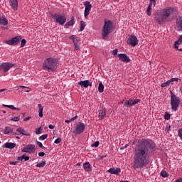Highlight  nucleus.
<instances>
[{"mask_svg": "<svg viewBox=\"0 0 182 182\" xmlns=\"http://www.w3.org/2000/svg\"><path fill=\"white\" fill-rule=\"evenodd\" d=\"M76 38V36H75V35H72L71 36H70V39H71V41H73V42L74 41H76V39H77V38Z\"/></svg>", "mask_w": 182, "mask_h": 182, "instance_id": "3c124183", "label": "nucleus"}, {"mask_svg": "<svg viewBox=\"0 0 182 182\" xmlns=\"http://www.w3.org/2000/svg\"><path fill=\"white\" fill-rule=\"evenodd\" d=\"M28 120H31V117H27L23 119V122H28Z\"/></svg>", "mask_w": 182, "mask_h": 182, "instance_id": "4d7b16f0", "label": "nucleus"}, {"mask_svg": "<svg viewBox=\"0 0 182 182\" xmlns=\"http://www.w3.org/2000/svg\"><path fill=\"white\" fill-rule=\"evenodd\" d=\"M14 66H15V64L10 63H3L0 65V70L4 73H6V72H8L11 68H14Z\"/></svg>", "mask_w": 182, "mask_h": 182, "instance_id": "1a4fd4ad", "label": "nucleus"}, {"mask_svg": "<svg viewBox=\"0 0 182 182\" xmlns=\"http://www.w3.org/2000/svg\"><path fill=\"white\" fill-rule=\"evenodd\" d=\"M151 149L149 141H139L136 145L134 152V164L132 166L134 170L143 168L149 164V154Z\"/></svg>", "mask_w": 182, "mask_h": 182, "instance_id": "f257e3e1", "label": "nucleus"}, {"mask_svg": "<svg viewBox=\"0 0 182 182\" xmlns=\"http://www.w3.org/2000/svg\"><path fill=\"white\" fill-rule=\"evenodd\" d=\"M107 171L111 174H116V176H119V173L122 171V169H120V168H110Z\"/></svg>", "mask_w": 182, "mask_h": 182, "instance_id": "dca6fc26", "label": "nucleus"}, {"mask_svg": "<svg viewBox=\"0 0 182 182\" xmlns=\"http://www.w3.org/2000/svg\"><path fill=\"white\" fill-rule=\"evenodd\" d=\"M174 12V8L167 7L163 9L162 11H159L155 14V20L159 25L165 23V22H171V15Z\"/></svg>", "mask_w": 182, "mask_h": 182, "instance_id": "f03ea898", "label": "nucleus"}, {"mask_svg": "<svg viewBox=\"0 0 182 182\" xmlns=\"http://www.w3.org/2000/svg\"><path fill=\"white\" fill-rule=\"evenodd\" d=\"M178 134L179 137H180V138L181 139V140H182V128L178 129Z\"/></svg>", "mask_w": 182, "mask_h": 182, "instance_id": "de8ad7c7", "label": "nucleus"}, {"mask_svg": "<svg viewBox=\"0 0 182 182\" xmlns=\"http://www.w3.org/2000/svg\"><path fill=\"white\" fill-rule=\"evenodd\" d=\"M181 43H182V36H180L179 38L174 43L175 49H178V45H181Z\"/></svg>", "mask_w": 182, "mask_h": 182, "instance_id": "b1692460", "label": "nucleus"}, {"mask_svg": "<svg viewBox=\"0 0 182 182\" xmlns=\"http://www.w3.org/2000/svg\"><path fill=\"white\" fill-rule=\"evenodd\" d=\"M2 106H3V107H8L7 106H9V105H6L5 104H3Z\"/></svg>", "mask_w": 182, "mask_h": 182, "instance_id": "69168bd1", "label": "nucleus"}, {"mask_svg": "<svg viewBox=\"0 0 182 182\" xmlns=\"http://www.w3.org/2000/svg\"><path fill=\"white\" fill-rule=\"evenodd\" d=\"M130 144H127L124 146H122L121 148H120V150H124V149H126L127 147H129V145Z\"/></svg>", "mask_w": 182, "mask_h": 182, "instance_id": "5fc2aeb1", "label": "nucleus"}, {"mask_svg": "<svg viewBox=\"0 0 182 182\" xmlns=\"http://www.w3.org/2000/svg\"><path fill=\"white\" fill-rule=\"evenodd\" d=\"M99 144H100V142L99 141H95V143L91 144L92 147H99Z\"/></svg>", "mask_w": 182, "mask_h": 182, "instance_id": "4c0bfd02", "label": "nucleus"}, {"mask_svg": "<svg viewBox=\"0 0 182 182\" xmlns=\"http://www.w3.org/2000/svg\"><path fill=\"white\" fill-rule=\"evenodd\" d=\"M48 139V134H43L39 137V140H46Z\"/></svg>", "mask_w": 182, "mask_h": 182, "instance_id": "a19ab883", "label": "nucleus"}, {"mask_svg": "<svg viewBox=\"0 0 182 182\" xmlns=\"http://www.w3.org/2000/svg\"><path fill=\"white\" fill-rule=\"evenodd\" d=\"M35 145L28 144L26 147L21 149L22 153H28L29 154H35L36 151Z\"/></svg>", "mask_w": 182, "mask_h": 182, "instance_id": "6e6552de", "label": "nucleus"}, {"mask_svg": "<svg viewBox=\"0 0 182 182\" xmlns=\"http://www.w3.org/2000/svg\"><path fill=\"white\" fill-rule=\"evenodd\" d=\"M170 85V82H168V80L166 81V82H164L161 84V87H166V86H168Z\"/></svg>", "mask_w": 182, "mask_h": 182, "instance_id": "c03bdc74", "label": "nucleus"}, {"mask_svg": "<svg viewBox=\"0 0 182 182\" xmlns=\"http://www.w3.org/2000/svg\"><path fill=\"white\" fill-rule=\"evenodd\" d=\"M176 49H177V50H179V52H182V48H180V49L176 48Z\"/></svg>", "mask_w": 182, "mask_h": 182, "instance_id": "338daca9", "label": "nucleus"}, {"mask_svg": "<svg viewBox=\"0 0 182 182\" xmlns=\"http://www.w3.org/2000/svg\"><path fill=\"white\" fill-rule=\"evenodd\" d=\"M39 157H43L45 156V152L41 151L38 153Z\"/></svg>", "mask_w": 182, "mask_h": 182, "instance_id": "603ef678", "label": "nucleus"}, {"mask_svg": "<svg viewBox=\"0 0 182 182\" xmlns=\"http://www.w3.org/2000/svg\"><path fill=\"white\" fill-rule=\"evenodd\" d=\"M77 117H79L77 115H76L75 117H73V118H71L70 119V122H75V120H76V119H77Z\"/></svg>", "mask_w": 182, "mask_h": 182, "instance_id": "864d4df0", "label": "nucleus"}, {"mask_svg": "<svg viewBox=\"0 0 182 182\" xmlns=\"http://www.w3.org/2000/svg\"><path fill=\"white\" fill-rule=\"evenodd\" d=\"M5 91H6V88L1 89V90H0V93H1V92H5Z\"/></svg>", "mask_w": 182, "mask_h": 182, "instance_id": "e2e57ef3", "label": "nucleus"}, {"mask_svg": "<svg viewBox=\"0 0 182 182\" xmlns=\"http://www.w3.org/2000/svg\"><path fill=\"white\" fill-rule=\"evenodd\" d=\"M43 129H42V127H40L38 129H36V134H41V132H42Z\"/></svg>", "mask_w": 182, "mask_h": 182, "instance_id": "79ce46f5", "label": "nucleus"}, {"mask_svg": "<svg viewBox=\"0 0 182 182\" xmlns=\"http://www.w3.org/2000/svg\"><path fill=\"white\" fill-rule=\"evenodd\" d=\"M119 182H129V181H121Z\"/></svg>", "mask_w": 182, "mask_h": 182, "instance_id": "774afa93", "label": "nucleus"}, {"mask_svg": "<svg viewBox=\"0 0 182 182\" xmlns=\"http://www.w3.org/2000/svg\"><path fill=\"white\" fill-rule=\"evenodd\" d=\"M53 19L56 22V23H59L60 25H65L66 23V17L65 16H62L61 14H55L52 15Z\"/></svg>", "mask_w": 182, "mask_h": 182, "instance_id": "423d86ee", "label": "nucleus"}, {"mask_svg": "<svg viewBox=\"0 0 182 182\" xmlns=\"http://www.w3.org/2000/svg\"><path fill=\"white\" fill-rule=\"evenodd\" d=\"M176 23L178 25V28H180L181 31H182V18L178 17L176 18Z\"/></svg>", "mask_w": 182, "mask_h": 182, "instance_id": "c85d7f7f", "label": "nucleus"}, {"mask_svg": "<svg viewBox=\"0 0 182 182\" xmlns=\"http://www.w3.org/2000/svg\"><path fill=\"white\" fill-rule=\"evenodd\" d=\"M153 5V3L150 2L149 5L148 6L147 10H146V14L148 16H150V15H151V6Z\"/></svg>", "mask_w": 182, "mask_h": 182, "instance_id": "cd10ccee", "label": "nucleus"}, {"mask_svg": "<svg viewBox=\"0 0 182 182\" xmlns=\"http://www.w3.org/2000/svg\"><path fill=\"white\" fill-rule=\"evenodd\" d=\"M78 86H81V87H89V86H92V82L89 80L80 81L77 82Z\"/></svg>", "mask_w": 182, "mask_h": 182, "instance_id": "4468645a", "label": "nucleus"}, {"mask_svg": "<svg viewBox=\"0 0 182 182\" xmlns=\"http://www.w3.org/2000/svg\"><path fill=\"white\" fill-rule=\"evenodd\" d=\"M83 167L85 171H90L92 170V167L90 166V164L89 162L84 163Z\"/></svg>", "mask_w": 182, "mask_h": 182, "instance_id": "a878e982", "label": "nucleus"}, {"mask_svg": "<svg viewBox=\"0 0 182 182\" xmlns=\"http://www.w3.org/2000/svg\"><path fill=\"white\" fill-rule=\"evenodd\" d=\"M85 27H86V24H85V21H81L79 32H82L85 29Z\"/></svg>", "mask_w": 182, "mask_h": 182, "instance_id": "2f4dec72", "label": "nucleus"}, {"mask_svg": "<svg viewBox=\"0 0 182 182\" xmlns=\"http://www.w3.org/2000/svg\"><path fill=\"white\" fill-rule=\"evenodd\" d=\"M73 43L75 46V50H80V46H79V40H74Z\"/></svg>", "mask_w": 182, "mask_h": 182, "instance_id": "bb28decb", "label": "nucleus"}, {"mask_svg": "<svg viewBox=\"0 0 182 182\" xmlns=\"http://www.w3.org/2000/svg\"><path fill=\"white\" fill-rule=\"evenodd\" d=\"M156 1H157V0H150V2H151V4L154 3V5H156Z\"/></svg>", "mask_w": 182, "mask_h": 182, "instance_id": "bf43d9fd", "label": "nucleus"}, {"mask_svg": "<svg viewBox=\"0 0 182 182\" xmlns=\"http://www.w3.org/2000/svg\"><path fill=\"white\" fill-rule=\"evenodd\" d=\"M170 130H171V125L166 126V128H165V132L168 133V132H170Z\"/></svg>", "mask_w": 182, "mask_h": 182, "instance_id": "a18cd8bd", "label": "nucleus"}, {"mask_svg": "<svg viewBox=\"0 0 182 182\" xmlns=\"http://www.w3.org/2000/svg\"><path fill=\"white\" fill-rule=\"evenodd\" d=\"M118 49L116 48L114 50H112V55H114V56H116V55H117V52H118Z\"/></svg>", "mask_w": 182, "mask_h": 182, "instance_id": "8fccbe9b", "label": "nucleus"}, {"mask_svg": "<svg viewBox=\"0 0 182 182\" xmlns=\"http://www.w3.org/2000/svg\"><path fill=\"white\" fill-rule=\"evenodd\" d=\"M4 147H6V149H15L16 147V144L7 142L4 144Z\"/></svg>", "mask_w": 182, "mask_h": 182, "instance_id": "6ab92c4d", "label": "nucleus"}, {"mask_svg": "<svg viewBox=\"0 0 182 182\" xmlns=\"http://www.w3.org/2000/svg\"><path fill=\"white\" fill-rule=\"evenodd\" d=\"M118 57L122 62H124L125 63H129V62H130V58L125 53L118 54Z\"/></svg>", "mask_w": 182, "mask_h": 182, "instance_id": "ddd939ff", "label": "nucleus"}, {"mask_svg": "<svg viewBox=\"0 0 182 182\" xmlns=\"http://www.w3.org/2000/svg\"><path fill=\"white\" fill-rule=\"evenodd\" d=\"M19 87H21V89H25V88L29 89L28 87H26V86H23V85H20Z\"/></svg>", "mask_w": 182, "mask_h": 182, "instance_id": "13d9d810", "label": "nucleus"}, {"mask_svg": "<svg viewBox=\"0 0 182 182\" xmlns=\"http://www.w3.org/2000/svg\"><path fill=\"white\" fill-rule=\"evenodd\" d=\"M26 45V39H22L21 38V48H23Z\"/></svg>", "mask_w": 182, "mask_h": 182, "instance_id": "58836bf2", "label": "nucleus"}, {"mask_svg": "<svg viewBox=\"0 0 182 182\" xmlns=\"http://www.w3.org/2000/svg\"><path fill=\"white\" fill-rule=\"evenodd\" d=\"M104 90L105 85H103V83L100 82L98 86V92H100V93H103Z\"/></svg>", "mask_w": 182, "mask_h": 182, "instance_id": "c756f323", "label": "nucleus"}, {"mask_svg": "<svg viewBox=\"0 0 182 182\" xmlns=\"http://www.w3.org/2000/svg\"><path fill=\"white\" fill-rule=\"evenodd\" d=\"M18 161H12V162H10V164L13 165V166H16V164H18Z\"/></svg>", "mask_w": 182, "mask_h": 182, "instance_id": "6e6d98bb", "label": "nucleus"}, {"mask_svg": "<svg viewBox=\"0 0 182 182\" xmlns=\"http://www.w3.org/2000/svg\"><path fill=\"white\" fill-rule=\"evenodd\" d=\"M106 109H100L99 111V115H98V119L99 120H103V119H105V117H106Z\"/></svg>", "mask_w": 182, "mask_h": 182, "instance_id": "f3484780", "label": "nucleus"}, {"mask_svg": "<svg viewBox=\"0 0 182 182\" xmlns=\"http://www.w3.org/2000/svg\"><path fill=\"white\" fill-rule=\"evenodd\" d=\"M46 166V161L39 162L36 164V167H45Z\"/></svg>", "mask_w": 182, "mask_h": 182, "instance_id": "473e14b6", "label": "nucleus"}, {"mask_svg": "<svg viewBox=\"0 0 182 182\" xmlns=\"http://www.w3.org/2000/svg\"><path fill=\"white\" fill-rule=\"evenodd\" d=\"M85 129H86V125H85L82 122H79L75 127L76 134H81V133L85 132Z\"/></svg>", "mask_w": 182, "mask_h": 182, "instance_id": "9b49d317", "label": "nucleus"}, {"mask_svg": "<svg viewBox=\"0 0 182 182\" xmlns=\"http://www.w3.org/2000/svg\"><path fill=\"white\" fill-rule=\"evenodd\" d=\"M65 123H70L71 121H70V120L66 119V120L65 121Z\"/></svg>", "mask_w": 182, "mask_h": 182, "instance_id": "0e129e2a", "label": "nucleus"}, {"mask_svg": "<svg viewBox=\"0 0 182 182\" xmlns=\"http://www.w3.org/2000/svg\"><path fill=\"white\" fill-rule=\"evenodd\" d=\"M89 14H90V11L85 9V18H87V16H89Z\"/></svg>", "mask_w": 182, "mask_h": 182, "instance_id": "09e8293b", "label": "nucleus"}, {"mask_svg": "<svg viewBox=\"0 0 182 182\" xmlns=\"http://www.w3.org/2000/svg\"><path fill=\"white\" fill-rule=\"evenodd\" d=\"M170 117H171V115L168 112H166L164 115L165 120H170Z\"/></svg>", "mask_w": 182, "mask_h": 182, "instance_id": "c9c22d12", "label": "nucleus"}, {"mask_svg": "<svg viewBox=\"0 0 182 182\" xmlns=\"http://www.w3.org/2000/svg\"><path fill=\"white\" fill-rule=\"evenodd\" d=\"M73 25H75V17H72L71 20L65 23V28H68L69 26H73Z\"/></svg>", "mask_w": 182, "mask_h": 182, "instance_id": "4be33fe9", "label": "nucleus"}, {"mask_svg": "<svg viewBox=\"0 0 182 182\" xmlns=\"http://www.w3.org/2000/svg\"><path fill=\"white\" fill-rule=\"evenodd\" d=\"M139 102H140V100H137V99L134 100L133 98H131L124 102V107H132V106H134V105H137V103H139Z\"/></svg>", "mask_w": 182, "mask_h": 182, "instance_id": "9d476101", "label": "nucleus"}, {"mask_svg": "<svg viewBox=\"0 0 182 182\" xmlns=\"http://www.w3.org/2000/svg\"><path fill=\"white\" fill-rule=\"evenodd\" d=\"M129 40V45H130L131 46H136V45L139 43V40L137 39V37H136L134 35L130 36Z\"/></svg>", "mask_w": 182, "mask_h": 182, "instance_id": "f8f14e48", "label": "nucleus"}, {"mask_svg": "<svg viewBox=\"0 0 182 182\" xmlns=\"http://www.w3.org/2000/svg\"><path fill=\"white\" fill-rule=\"evenodd\" d=\"M161 176L164 178L168 177V173L166 171H162L161 172Z\"/></svg>", "mask_w": 182, "mask_h": 182, "instance_id": "f704fd0d", "label": "nucleus"}, {"mask_svg": "<svg viewBox=\"0 0 182 182\" xmlns=\"http://www.w3.org/2000/svg\"><path fill=\"white\" fill-rule=\"evenodd\" d=\"M38 107L39 109V111H38L39 117H43V107H42V104H38Z\"/></svg>", "mask_w": 182, "mask_h": 182, "instance_id": "393cba45", "label": "nucleus"}, {"mask_svg": "<svg viewBox=\"0 0 182 182\" xmlns=\"http://www.w3.org/2000/svg\"><path fill=\"white\" fill-rule=\"evenodd\" d=\"M9 109H11V110H20L19 108H16L14 107V105H9L6 106Z\"/></svg>", "mask_w": 182, "mask_h": 182, "instance_id": "ea45409f", "label": "nucleus"}, {"mask_svg": "<svg viewBox=\"0 0 182 182\" xmlns=\"http://www.w3.org/2000/svg\"><path fill=\"white\" fill-rule=\"evenodd\" d=\"M21 41H22V37L21 36H15L14 38L6 41V43L7 45H10L11 46H15L21 43Z\"/></svg>", "mask_w": 182, "mask_h": 182, "instance_id": "0eeeda50", "label": "nucleus"}, {"mask_svg": "<svg viewBox=\"0 0 182 182\" xmlns=\"http://www.w3.org/2000/svg\"><path fill=\"white\" fill-rule=\"evenodd\" d=\"M9 4L14 11L18 9V0H9Z\"/></svg>", "mask_w": 182, "mask_h": 182, "instance_id": "a211bd4d", "label": "nucleus"}, {"mask_svg": "<svg viewBox=\"0 0 182 182\" xmlns=\"http://www.w3.org/2000/svg\"><path fill=\"white\" fill-rule=\"evenodd\" d=\"M4 134H10L11 136H16L18 134L16 132H14V129L11 127H6L4 131Z\"/></svg>", "mask_w": 182, "mask_h": 182, "instance_id": "2eb2a0df", "label": "nucleus"}, {"mask_svg": "<svg viewBox=\"0 0 182 182\" xmlns=\"http://www.w3.org/2000/svg\"><path fill=\"white\" fill-rule=\"evenodd\" d=\"M171 93V105L172 110L176 112L180 106V98L177 97L173 91H170Z\"/></svg>", "mask_w": 182, "mask_h": 182, "instance_id": "39448f33", "label": "nucleus"}, {"mask_svg": "<svg viewBox=\"0 0 182 182\" xmlns=\"http://www.w3.org/2000/svg\"><path fill=\"white\" fill-rule=\"evenodd\" d=\"M60 141H62V139H60V138H57V139L55 140L54 143H55V144H59V143H60Z\"/></svg>", "mask_w": 182, "mask_h": 182, "instance_id": "49530a36", "label": "nucleus"}, {"mask_svg": "<svg viewBox=\"0 0 182 182\" xmlns=\"http://www.w3.org/2000/svg\"><path fill=\"white\" fill-rule=\"evenodd\" d=\"M17 160L18 161H28V160H29V156H27L26 154H23L21 156H18L17 158Z\"/></svg>", "mask_w": 182, "mask_h": 182, "instance_id": "5701e85b", "label": "nucleus"}, {"mask_svg": "<svg viewBox=\"0 0 182 182\" xmlns=\"http://www.w3.org/2000/svg\"><path fill=\"white\" fill-rule=\"evenodd\" d=\"M0 25L3 26H6L8 25V19L5 16L0 17Z\"/></svg>", "mask_w": 182, "mask_h": 182, "instance_id": "aec40b11", "label": "nucleus"}, {"mask_svg": "<svg viewBox=\"0 0 182 182\" xmlns=\"http://www.w3.org/2000/svg\"><path fill=\"white\" fill-rule=\"evenodd\" d=\"M36 143H37L38 147H40L41 149H45V146H43V144H42V142L36 141Z\"/></svg>", "mask_w": 182, "mask_h": 182, "instance_id": "37998d69", "label": "nucleus"}, {"mask_svg": "<svg viewBox=\"0 0 182 182\" xmlns=\"http://www.w3.org/2000/svg\"><path fill=\"white\" fill-rule=\"evenodd\" d=\"M49 129H55V126L54 125H48Z\"/></svg>", "mask_w": 182, "mask_h": 182, "instance_id": "680f3d73", "label": "nucleus"}, {"mask_svg": "<svg viewBox=\"0 0 182 182\" xmlns=\"http://www.w3.org/2000/svg\"><path fill=\"white\" fill-rule=\"evenodd\" d=\"M19 120H21V117L20 116L14 117L11 119L12 122H19Z\"/></svg>", "mask_w": 182, "mask_h": 182, "instance_id": "e433bc0d", "label": "nucleus"}, {"mask_svg": "<svg viewBox=\"0 0 182 182\" xmlns=\"http://www.w3.org/2000/svg\"><path fill=\"white\" fill-rule=\"evenodd\" d=\"M58 68V60L48 58L44 60L43 69H48V72H55Z\"/></svg>", "mask_w": 182, "mask_h": 182, "instance_id": "20e7f679", "label": "nucleus"}, {"mask_svg": "<svg viewBox=\"0 0 182 182\" xmlns=\"http://www.w3.org/2000/svg\"><path fill=\"white\" fill-rule=\"evenodd\" d=\"M169 85H173L174 82H178V78H171V80H168Z\"/></svg>", "mask_w": 182, "mask_h": 182, "instance_id": "72a5a7b5", "label": "nucleus"}, {"mask_svg": "<svg viewBox=\"0 0 182 182\" xmlns=\"http://www.w3.org/2000/svg\"><path fill=\"white\" fill-rule=\"evenodd\" d=\"M16 132L20 133V134H23V136H31V134L26 133V131L23 129V128L19 127L16 129Z\"/></svg>", "mask_w": 182, "mask_h": 182, "instance_id": "412c9836", "label": "nucleus"}, {"mask_svg": "<svg viewBox=\"0 0 182 182\" xmlns=\"http://www.w3.org/2000/svg\"><path fill=\"white\" fill-rule=\"evenodd\" d=\"M114 24L112 22V21H105V24L102 28V39H106L107 36H109L112 32L114 31Z\"/></svg>", "mask_w": 182, "mask_h": 182, "instance_id": "7ed1b4c3", "label": "nucleus"}, {"mask_svg": "<svg viewBox=\"0 0 182 182\" xmlns=\"http://www.w3.org/2000/svg\"><path fill=\"white\" fill-rule=\"evenodd\" d=\"M85 6L86 11H90V9H92V5L90 4V2H89V1H85Z\"/></svg>", "mask_w": 182, "mask_h": 182, "instance_id": "7c9ffc66", "label": "nucleus"}, {"mask_svg": "<svg viewBox=\"0 0 182 182\" xmlns=\"http://www.w3.org/2000/svg\"><path fill=\"white\" fill-rule=\"evenodd\" d=\"M173 182H182V178H179V179H176L175 181Z\"/></svg>", "mask_w": 182, "mask_h": 182, "instance_id": "052dcab7", "label": "nucleus"}]
</instances>
